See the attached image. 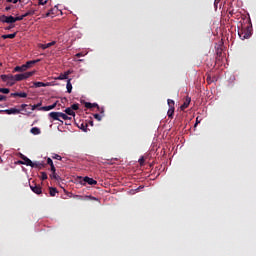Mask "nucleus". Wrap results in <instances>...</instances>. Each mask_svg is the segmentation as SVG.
Listing matches in <instances>:
<instances>
[{
  "label": "nucleus",
  "mask_w": 256,
  "mask_h": 256,
  "mask_svg": "<svg viewBox=\"0 0 256 256\" xmlns=\"http://www.w3.org/2000/svg\"><path fill=\"white\" fill-rule=\"evenodd\" d=\"M87 127H88L87 123H82L81 126H80V129L82 131H84L85 133H87Z\"/></svg>",
  "instance_id": "cd10ccee"
},
{
  "label": "nucleus",
  "mask_w": 256,
  "mask_h": 256,
  "mask_svg": "<svg viewBox=\"0 0 256 256\" xmlns=\"http://www.w3.org/2000/svg\"><path fill=\"white\" fill-rule=\"evenodd\" d=\"M66 88H67V93H71V91H73V84H71V79L67 80Z\"/></svg>",
  "instance_id": "6ab92c4d"
},
{
  "label": "nucleus",
  "mask_w": 256,
  "mask_h": 256,
  "mask_svg": "<svg viewBox=\"0 0 256 256\" xmlns=\"http://www.w3.org/2000/svg\"><path fill=\"white\" fill-rule=\"evenodd\" d=\"M3 66V63H0V67H2Z\"/></svg>",
  "instance_id": "bf43d9fd"
},
{
  "label": "nucleus",
  "mask_w": 256,
  "mask_h": 256,
  "mask_svg": "<svg viewBox=\"0 0 256 256\" xmlns=\"http://www.w3.org/2000/svg\"><path fill=\"white\" fill-rule=\"evenodd\" d=\"M52 159H56L57 161H61L63 159V157L59 156V154H55L54 156H52Z\"/></svg>",
  "instance_id": "473e14b6"
},
{
  "label": "nucleus",
  "mask_w": 256,
  "mask_h": 256,
  "mask_svg": "<svg viewBox=\"0 0 256 256\" xmlns=\"http://www.w3.org/2000/svg\"><path fill=\"white\" fill-rule=\"evenodd\" d=\"M23 19H24V16H17V17H14V21H15V23H17V21H23Z\"/></svg>",
  "instance_id": "2f4dec72"
},
{
  "label": "nucleus",
  "mask_w": 256,
  "mask_h": 256,
  "mask_svg": "<svg viewBox=\"0 0 256 256\" xmlns=\"http://www.w3.org/2000/svg\"><path fill=\"white\" fill-rule=\"evenodd\" d=\"M34 87L36 89H39V87H47V84H45L44 82H34Z\"/></svg>",
  "instance_id": "4be33fe9"
},
{
  "label": "nucleus",
  "mask_w": 256,
  "mask_h": 256,
  "mask_svg": "<svg viewBox=\"0 0 256 256\" xmlns=\"http://www.w3.org/2000/svg\"><path fill=\"white\" fill-rule=\"evenodd\" d=\"M167 103H168V107H169L167 115H168L169 119H173V115H175V101L168 99Z\"/></svg>",
  "instance_id": "7ed1b4c3"
},
{
  "label": "nucleus",
  "mask_w": 256,
  "mask_h": 256,
  "mask_svg": "<svg viewBox=\"0 0 256 256\" xmlns=\"http://www.w3.org/2000/svg\"><path fill=\"white\" fill-rule=\"evenodd\" d=\"M7 23L10 25H13V23H15V17L8 16Z\"/></svg>",
  "instance_id": "393cba45"
},
{
  "label": "nucleus",
  "mask_w": 256,
  "mask_h": 256,
  "mask_svg": "<svg viewBox=\"0 0 256 256\" xmlns=\"http://www.w3.org/2000/svg\"><path fill=\"white\" fill-rule=\"evenodd\" d=\"M16 37H17V32H14L13 34L2 35V39H15Z\"/></svg>",
  "instance_id": "f3484780"
},
{
  "label": "nucleus",
  "mask_w": 256,
  "mask_h": 256,
  "mask_svg": "<svg viewBox=\"0 0 256 256\" xmlns=\"http://www.w3.org/2000/svg\"><path fill=\"white\" fill-rule=\"evenodd\" d=\"M15 27V24H10L8 27L5 28L6 31H9Z\"/></svg>",
  "instance_id": "ea45409f"
},
{
  "label": "nucleus",
  "mask_w": 256,
  "mask_h": 256,
  "mask_svg": "<svg viewBox=\"0 0 256 256\" xmlns=\"http://www.w3.org/2000/svg\"><path fill=\"white\" fill-rule=\"evenodd\" d=\"M0 101H7V96H3L0 94Z\"/></svg>",
  "instance_id": "79ce46f5"
},
{
  "label": "nucleus",
  "mask_w": 256,
  "mask_h": 256,
  "mask_svg": "<svg viewBox=\"0 0 256 256\" xmlns=\"http://www.w3.org/2000/svg\"><path fill=\"white\" fill-rule=\"evenodd\" d=\"M30 167H41V163L40 162H32V165Z\"/></svg>",
  "instance_id": "c9c22d12"
},
{
  "label": "nucleus",
  "mask_w": 256,
  "mask_h": 256,
  "mask_svg": "<svg viewBox=\"0 0 256 256\" xmlns=\"http://www.w3.org/2000/svg\"><path fill=\"white\" fill-rule=\"evenodd\" d=\"M5 11H11V6L6 7Z\"/></svg>",
  "instance_id": "09e8293b"
},
{
  "label": "nucleus",
  "mask_w": 256,
  "mask_h": 256,
  "mask_svg": "<svg viewBox=\"0 0 256 256\" xmlns=\"http://www.w3.org/2000/svg\"><path fill=\"white\" fill-rule=\"evenodd\" d=\"M39 61H41V59L27 61V62L24 64L25 67H26V70H27V69H31V67H33V65H35L36 63H39Z\"/></svg>",
  "instance_id": "ddd939ff"
},
{
  "label": "nucleus",
  "mask_w": 256,
  "mask_h": 256,
  "mask_svg": "<svg viewBox=\"0 0 256 256\" xmlns=\"http://www.w3.org/2000/svg\"><path fill=\"white\" fill-rule=\"evenodd\" d=\"M85 107L86 109H93V107H99V104L97 103H90V102H85Z\"/></svg>",
  "instance_id": "a211bd4d"
},
{
  "label": "nucleus",
  "mask_w": 256,
  "mask_h": 256,
  "mask_svg": "<svg viewBox=\"0 0 256 256\" xmlns=\"http://www.w3.org/2000/svg\"><path fill=\"white\" fill-rule=\"evenodd\" d=\"M4 113H6V115H19V113H21V109L10 108L4 110Z\"/></svg>",
  "instance_id": "6e6552de"
},
{
  "label": "nucleus",
  "mask_w": 256,
  "mask_h": 256,
  "mask_svg": "<svg viewBox=\"0 0 256 256\" xmlns=\"http://www.w3.org/2000/svg\"><path fill=\"white\" fill-rule=\"evenodd\" d=\"M138 162H139V164H140L141 166L145 165V157L142 156V157L138 160Z\"/></svg>",
  "instance_id": "72a5a7b5"
},
{
  "label": "nucleus",
  "mask_w": 256,
  "mask_h": 256,
  "mask_svg": "<svg viewBox=\"0 0 256 256\" xmlns=\"http://www.w3.org/2000/svg\"><path fill=\"white\" fill-rule=\"evenodd\" d=\"M29 15H35V11L34 10H29L28 12H26Z\"/></svg>",
  "instance_id": "c03bdc74"
},
{
  "label": "nucleus",
  "mask_w": 256,
  "mask_h": 256,
  "mask_svg": "<svg viewBox=\"0 0 256 256\" xmlns=\"http://www.w3.org/2000/svg\"><path fill=\"white\" fill-rule=\"evenodd\" d=\"M50 167H51V168H50V171H51L52 173H55V171H56L55 165L52 164Z\"/></svg>",
  "instance_id": "37998d69"
},
{
  "label": "nucleus",
  "mask_w": 256,
  "mask_h": 256,
  "mask_svg": "<svg viewBox=\"0 0 256 256\" xmlns=\"http://www.w3.org/2000/svg\"><path fill=\"white\" fill-rule=\"evenodd\" d=\"M38 107H41V103L32 105V111H35V109H37Z\"/></svg>",
  "instance_id": "58836bf2"
},
{
  "label": "nucleus",
  "mask_w": 256,
  "mask_h": 256,
  "mask_svg": "<svg viewBox=\"0 0 256 256\" xmlns=\"http://www.w3.org/2000/svg\"><path fill=\"white\" fill-rule=\"evenodd\" d=\"M94 119H96L97 121H101L103 119V115H101V114H94Z\"/></svg>",
  "instance_id": "c756f323"
},
{
  "label": "nucleus",
  "mask_w": 256,
  "mask_h": 256,
  "mask_svg": "<svg viewBox=\"0 0 256 256\" xmlns=\"http://www.w3.org/2000/svg\"><path fill=\"white\" fill-rule=\"evenodd\" d=\"M48 1L38 0V5H47Z\"/></svg>",
  "instance_id": "4c0bfd02"
},
{
  "label": "nucleus",
  "mask_w": 256,
  "mask_h": 256,
  "mask_svg": "<svg viewBox=\"0 0 256 256\" xmlns=\"http://www.w3.org/2000/svg\"><path fill=\"white\" fill-rule=\"evenodd\" d=\"M20 157L22 159V161L18 162L20 165H26L27 167H31V165H33V161H31L27 156L21 154Z\"/></svg>",
  "instance_id": "39448f33"
},
{
  "label": "nucleus",
  "mask_w": 256,
  "mask_h": 256,
  "mask_svg": "<svg viewBox=\"0 0 256 256\" xmlns=\"http://www.w3.org/2000/svg\"><path fill=\"white\" fill-rule=\"evenodd\" d=\"M7 19H8V16H6V15L0 16L1 23H7Z\"/></svg>",
  "instance_id": "c85d7f7f"
},
{
  "label": "nucleus",
  "mask_w": 256,
  "mask_h": 256,
  "mask_svg": "<svg viewBox=\"0 0 256 256\" xmlns=\"http://www.w3.org/2000/svg\"><path fill=\"white\" fill-rule=\"evenodd\" d=\"M41 179L42 181H45L47 179V173L41 172Z\"/></svg>",
  "instance_id": "e433bc0d"
},
{
  "label": "nucleus",
  "mask_w": 256,
  "mask_h": 256,
  "mask_svg": "<svg viewBox=\"0 0 256 256\" xmlns=\"http://www.w3.org/2000/svg\"><path fill=\"white\" fill-rule=\"evenodd\" d=\"M90 125H92V126H93V121H90Z\"/></svg>",
  "instance_id": "13d9d810"
},
{
  "label": "nucleus",
  "mask_w": 256,
  "mask_h": 256,
  "mask_svg": "<svg viewBox=\"0 0 256 256\" xmlns=\"http://www.w3.org/2000/svg\"><path fill=\"white\" fill-rule=\"evenodd\" d=\"M49 193L51 197H55L57 195V188H50Z\"/></svg>",
  "instance_id": "b1692460"
},
{
  "label": "nucleus",
  "mask_w": 256,
  "mask_h": 256,
  "mask_svg": "<svg viewBox=\"0 0 256 256\" xmlns=\"http://www.w3.org/2000/svg\"><path fill=\"white\" fill-rule=\"evenodd\" d=\"M56 44H57L56 41H52V42L47 43V44H39L38 47H39L40 49L45 50V49H49V47H53V45H56Z\"/></svg>",
  "instance_id": "f8f14e48"
},
{
  "label": "nucleus",
  "mask_w": 256,
  "mask_h": 256,
  "mask_svg": "<svg viewBox=\"0 0 256 256\" xmlns=\"http://www.w3.org/2000/svg\"><path fill=\"white\" fill-rule=\"evenodd\" d=\"M238 35L242 40L249 39V37H251V28L249 26L247 28H242L238 31Z\"/></svg>",
  "instance_id": "f03ea898"
},
{
  "label": "nucleus",
  "mask_w": 256,
  "mask_h": 256,
  "mask_svg": "<svg viewBox=\"0 0 256 256\" xmlns=\"http://www.w3.org/2000/svg\"><path fill=\"white\" fill-rule=\"evenodd\" d=\"M8 3H13V0H7Z\"/></svg>",
  "instance_id": "5fc2aeb1"
},
{
  "label": "nucleus",
  "mask_w": 256,
  "mask_h": 256,
  "mask_svg": "<svg viewBox=\"0 0 256 256\" xmlns=\"http://www.w3.org/2000/svg\"><path fill=\"white\" fill-rule=\"evenodd\" d=\"M30 189L31 191H33V193H36V195H41V193H43L41 186L37 184H34V185L30 184Z\"/></svg>",
  "instance_id": "0eeeda50"
},
{
  "label": "nucleus",
  "mask_w": 256,
  "mask_h": 256,
  "mask_svg": "<svg viewBox=\"0 0 256 256\" xmlns=\"http://www.w3.org/2000/svg\"><path fill=\"white\" fill-rule=\"evenodd\" d=\"M47 165H53V160L51 158H47Z\"/></svg>",
  "instance_id": "a19ab883"
},
{
  "label": "nucleus",
  "mask_w": 256,
  "mask_h": 256,
  "mask_svg": "<svg viewBox=\"0 0 256 256\" xmlns=\"http://www.w3.org/2000/svg\"><path fill=\"white\" fill-rule=\"evenodd\" d=\"M23 71H27L25 64L22 66H16L14 68V72H16V73H23Z\"/></svg>",
  "instance_id": "dca6fc26"
},
{
  "label": "nucleus",
  "mask_w": 256,
  "mask_h": 256,
  "mask_svg": "<svg viewBox=\"0 0 256 256\" xmlns=\"http://www.w3.org/2000/svg\"><path fill=\"white\" fill-rule=\"evenodd\" d=\"M76 57H83V53H77Z\"/></svg>",
  "instance_id": "de8ad7c7"
},
{
  "label": "nucleus",
  "mask_w": 256,
  "mask_h": 256,
  "mask_svg": "<svg viewBox=\"0 0 256 256\" xmlns=\"http://www.w3.org/2000/svg\"><path fill=\"white\" fill-rule=\"evenodd\" d=\"M190 103H191V97L186 96L184 103L180 106L181 111H185V109L189 107Z\"/></svg>",
  "instance_id": "1a4fd4ad"
},
{
  "label": "nucleus",
  "mask_w": 256,
  "mask_h": 256,
  "mask_svg": "<svg viewBox=\"0 0 256 256\" xmlns=\"http://www.w3.org/2000/svg\"><path fill=\"white\" fill-rule=\"evenodd\" d=\"M210 80H211V77L208 76V77H207V81H210Z\"/></svg>",
  "instance_id": "6e6d98bb"
},
{
  "label": "nucleus",
  "mask_w": 256,
  "mask_h": 256,
  "mask_svg": "<svg viewBox=\"0 0 256 256\" xmlns=\"http://www.w3.org/2000/svg\"><path fill=\"white\" fill-rule=\"evenodd\" d=\"M20 107H21L20 111H23V109H25V107H27V104H22Z\"/></svg>",
  "instance_id": "a18cd8bd"
},
{
  "label": "nucleus",
  "mask_w": 256,
  "mask_h": 256,
  "mask_svg": "<svg viewBox=\"0 0 256 256\" xmlns=\"http://www.w3.org/2000/svg\"><path fill=\"white\" fill-rule=\"evenodd\" d=\"M22 17H24L25 19V17H29V14L26 12L25 14L22 15Z\"/></svg>",
  "instance_id": "8fccbe9b"
},
{
  "label": "nucleus",
  "mask_w": 256,
  "mask_h": 256,
  "mask_svg": "<svg viewBox=\"0 0 256 256\" xmlns=\"http://www.w3.org/2000/svg\"><path fill=\"white\" fill-rule=\"evenodd\" d=\"M10 97H21L22 99L27 98L26 92H14L10 94Z\"/></svg>",
  "instance_id": "4468645a"
},
{
  "label": "nucleus",
  "mask_w": 256,
  "mask_h": 256,
  "mask_svg": "<svg viewBox=\"0 0 256 256\" xmlns=\"http://www.w3.org/2000/svg\"><path fill=\"white\" fill-rule=\"evenodd\" d=\"M49 118L52 119L53 121H61L60 112H50Z\"/></svg>",
  "instance_id": "9d476101"
},
{
  "label": "nucleus",
  "mask_w": 256,
  "mask_h": 256,
  "mask_svg": "<svg viewBox=\"0 0 256 256\" xmlns=\"http://www.w3.org/2000/svg\"><path fill=\"white\" fill-rule=\"evenodd\" d=\"M50 178L51 179H59V176H57L56 172H52V174H50Z\"/></svg>",
  "instance_id": "f704fd0d"
},
{
  "label": "nucleus",
  "mask_w": 256,
  "mask_h": 256,
  "mask_svg": "<svg viewBox=\"0 0 256 256\" xmlns=\"http://www.w3.org/2000/svg\"><path fill=\"white\" fill-rule=\"evenodd\" d=\"M60 118L63 119L64 121H69L71 120V117H69L67 114L60 112Z\"/></svg>",
  "instance_id": "5701e85b"
},
{
  "label": "nucleus",
  "mask_w": 256,
  "mask_h": 256,
  "mask_svg": "<svg viewBox=\"0 0 256 256\" xmlns=\"http://www.w3.org/2000/svg\"><path fill=\"white\" fill-rule=\"evenodd\" d=\"M22 0H12V3L16 4V3H21Z\"/></svg>",
  "instance_id": "49530a36"
},
{
  "label": "nucleus",
  "mask_w": 256,
  "mask_h": 256,
  "mask_svg": "<svg viewBox=\"0 0 256 256\" xmlns=\"http://www.w3.org/2000/svg\"><path fill=\"white\" fill-rule=\"evenodd\" d=\"M51 15V10L46 13V17H49Z\"/></svg>",
  "instance_id": "603ef678"
},
{
  "label": "nucleus",
  "mask_w": 256,
  "mask_h": 256,
  "mask_svg": "<svg viewBox=\"0 0 256 256\" xmlns=\"http://www.w3.org/2000/svg\"><path fill=\"white\" fill-rule=\"evenodd\" d=\"M85 183H88V185H97V180L90 178L89 176H85L82 179L81 184L85 185Z\"/></svg>",
  "instance_id": "423d86ee"
},
{
  "label": "nucleus",
  "mask_w": 256,
  "mask_h": 256,
  "mask_svg": "<svg viewBox=\"0 0 256 256\" xmlns=\"http://www.w3.org/2000/svg\"><path fill=\"white\" fill-rule=\"evenodd\" d=\"M35 71L25 72L22 74H16L14 75V83H17V81H25V79H29V77H33V74Z\"/></svg>",
  "instance_id": "f257e3e1"
},
{
  "label": "nucleus",
  "mask_w": 256,
  "mask_h": 256,
  "mask_svg": "<svg viewBox=\"0 0 256 256\" xmlns=\"http://www.w3.org/2000/svg\"><path fill=\"white\" fill-rule=\"evenodd\" d=\"M0 113H5V110H0Z\"/></svg>",
  "instance_id": "4d7b16f0"
},
{
  "label": "nucleus",
  "mask_w": 256,
  "mask_h": 256,
  "mask_svg": "<svg viewBox=\"0 0 256 256\" xmlns=\"http://www.w3.org/2000/svg\"><path fill=\"white\" fill-rule=\"evenodd\" d=\"M96 109H98L100 115H103V117H105V108L98 106Z\"/></svg>",
  "instance_id": "bb28decb"
},
{
  "label": "nucleus",
  "mask_w": 256,
  "mask_h": 256,
  "mask_svg": "<svg viewBox=\"0 0 256 256\" xmlns=\"http://www.w3.org/2000/svg\"><path fill=\"white\" fill-rule=\"evenodd\" d=\"M69 75H71V71H66V72H64V73H61L58 77H57V79L59 80V81H63V80H65V79H69Z\"/></svg>",
  "instance_id": "9b49d317"
},
{
  "label": "nucleus",
  "mask_w": 256,
  "mask_h": 256,
  "mask_svg": "<svg viewBox=\"0 0 256 256\" xmlns=\"http://www.w3.org/2000/svg\"><path fill=\"white\" fill-rule=\"evenodd\" d=\"M10 91L11 90L9 88H0V93H3L4 95H8Z\"/></svg>",
  "instance_id": "a878e982"
},
{
  "label": "nucleus",
  "mask_w": 256,
  "mask_h": 256,
  "mask_svg": "<svg viewBox=\"0 0 256 256\" xmlns=\"http://www.w3.org/2000/svg\"><path fill=\"white\" fill-rule=\"evenodd\" d=\"M70 108L72 109V111H78L79 104H72Z\"/></svg>",
  "instance_id": "7c9ffc66"
},
{
  "label": "nucleus",
  "mask_w": 256,
  "mask_h": 256,
  "mask_svg": "<svg viewBox=\"0 0 256 256\" xmlns=\"http://www.w3.org/2000/svg\"><path fill=\"white\" fill-rule=\"evenodd\" d=\"M30 132L32 133V135H41V129H39L38 127L31 128Z\"/></svg>",
  "instance_id": "aec40b11"
},
{
  "label": "nucleus",
  "mask_w": 256,
  "mask_h": 256,
  "mask_svg": "<svg viewBox=\"0 0 256 256\" xmlns=\"http://www.w3.org/2000/svg\"><path fill=\"white\" fill-rule=\"evenodd\" d=\"M55 107H57V101L55 103H53L52 105L43 106L41 108V111H51V110L55 109Z\"/></svg>",
  "instance_id": "2eb2a0df"
},
{
  "label": "nucleus",
  "mask_w": 256,
  "mask_h": 256,
  "mask_svg": "<svg viewBox=\"0 0 256 256\" xmlns=\"http://www.w3.org/2000/svg\"><path fill=\"white\" fill-rule=\"evenodd\" d=\"M0 79H2V81H4V83H7L8 85H15V78L12 74H2L0 76Z\"/></svg>",
  "instance_id": "20e7f679"
},
{
  "label": "nucleus",
  "mask_w": 256,
  "mask_h": 256,
  "mask_svg": "<svg viewBox=\"0 0 256 256\" xmlns=\"http://www.w3.org/2000/svg\"><path fill=\"white\" fill-rule=\"evenodd\" d=\"M64 112L66 113V115H70L72 117H75V111H73V109H71V107H68L64 110Z\"/></svg>",
  "instance_id": "412c9836"
},
{
  "label": "nucleus",
  "mask_w": 256,
  "mask_h": 256,
  "mask_svg": "<svg viewBox=\"0 0 256 256\" xmlns=\"http://www.w3.org/2000/svg\"><path fill=\"white\" fill-rule=\"evenodd\" d=\"M198 123H199V118L196 119V124L194 125V127H197Z\"/></svg>",
  "instance_id": "864d4df0"
},
{
  "label": "nucleus",
  "mask_w": 256,
  "mask_h": 256,
  "mask_svg": "<svg viewBox=\"0 0 256 256\" xmlns=\"http://www.w3.org/2000/svg\"><path fill=\"white\" fill-rule=\"evenodd\" d=\"M22 17H24L25 19V17H29V14L26 12L25 14L22 15Z\"/></svg>",
  "instance_id": "3c124183"
}]
</instances>
